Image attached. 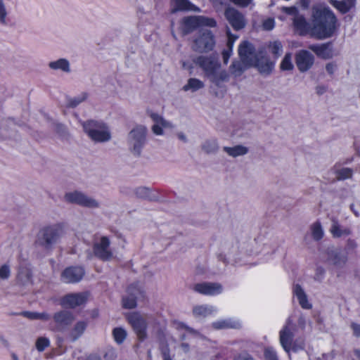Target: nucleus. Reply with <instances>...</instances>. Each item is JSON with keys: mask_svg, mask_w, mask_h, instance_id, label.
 Returning a JSON list of instances; mask_svg holds the SVG:
<instances>
[{"mask_svg": "<svg viewBox=\"0 0 360 360\" xmlns=\"http://www.w3.org/2000/svg\"><path fill=\"white\" fill-rule=\"evenodd\" d=\"M225 17L234 30H238L245 25L244 16L234 8H228L225 11Z\"/></svg>", "mask_w": 360, "mask_h": 360, "instance_id": "4468645a", "label": "nucleus"}, {"mask_svg": "<svg viewBox=\"0 0 360 360\" xmlns=\"http://www.w3.org/2000/svg\"><path fill=\"white\" fill-rule=\"evenodd\" d=\"M217 311V309L212 305L201 304L195 306L193 309V314L197 318H205Z\"/></svg>", "mask_w": 360, "mask_h": 360, "instance_id": "bb28decb", "label": "nucleus"}, {"mask_svg": "<svg viewBox=\"0 0 360 360\" xmlns=\"http://www.w3.org/2000/svg\"><path fill=\"white\" fill-rule=\"evenodd\" d=\"M172 5L173 6L172 9V13H175L179 11H187L200 12V9L193 4L188 0H171Z\"/></svg>", "mask_w": 360, "mask_h": 360, "instance_id": "b1692460", "label": "nucleus"}, {"mask_svg": "<svg viewBox=\"0 0 360 360\" xmlns=\"http://www.w3.org/2000/svg\"><path fill=\"white\" fill-rule=\"evenodd\" d=\"M252 66L256 67L262 74H269L274 67V63L269 60V59L262 53H257L255 58V63Z\"/></svg>", "mask_w": 360, "mask_h": 360, "instance_id": "6ab92c4d", "label": "nucleus"}, {"mask_svg": "<svg viewBox=\"0 0 360 360\" xmlns=\"http://www.w3.org/2000/svg\"><path fill=\"white\" fill-rule=\"evenodd\" d=\"M280 9L284 14L291 15L293 17V18H295L296 16L299 15L298 9L295 6H290V7L283 6Z\"/></svg>", "mask_w": 360, "mask_h": 360, "instance_id": "09e8293b", "label": "nucleus"}, {"mask_svg": "<svg viewBox=\"0 0 360 360\" xmlns=\"http://www.w3.org/2000/svg\"><path fill=\"white\" fill-rule=\"evenodd\" d=\"M292 25L295 32L300 35L310 33L314 37L323 39L334 34L337 18L329 8L316 6L312 8L311 25L301 15L293 18Z\"/></svg>", "mask_w": 360, "mask_h": 360, "instance_id": "f257e3e1", "label": "nucleus"}, {"mask_svg": "<svg viewBox=\"0 0 360 360\" xmlns=\"http://www.w3.org/2000/svg\"><path fill=\"white\" fill-rule=\"evenodd\" d=\"M268 249H269V247L266 246V245H264L262 249L259 251H257L255 253L257 254V253H263L264 255H266L269 252L268 251Z\"/></svg>", "mask_w": 360, "mask_h": 360, "instance_id": "69168bd1", "label": "nucleus"}, {"mask_svg": "<svg viewBox=\"0 0 360 360\" xmlns=\"http://www.w3.org/2000/svg\"><path fill=\"white\" fill-rule=\"evenodd\" d=\"M335 174L338 180H345L352 177L353 171L350 168L344 167L335 169Z\"/></svg>", "mask_w": 360, "mask_h": 360, "instance_id": "4c0bfd02", "label": "nucleus"}, {"mask_svg": "<svg viewBox=\"0 0 360 360\" xmlns=\"http://www.w3.org/2000/svg\"><path fill=\"white\" fill-rule=\"evenodd\" d=\"M215 41L211 31H200L193 40V49L198 52H207L214 48Z\"/></svg>", "mask_w": 360, "mask_h": 360, "instance_id": "1a4fd4ad", "label": "nucleus"}, {"mask_svg": "<svg viewBox=\"0 0 360 360\" xmlns=\"http://www.w3.org/2000/svg\"><path fill=\"white\" fill-rule=\"evenodd\" d=\"M150 118L153 122L152 131L157 136L163 135L165 129L173 128L172 122L165 120L162 116L157 113H152L150 115Z\"/></svg>", "mask_w": 360, "mask_h": 360, "instance_id": "dca6fc26", "label": "nucleus"}, {"mask_svg": "<svg viewBox=\"0 0 360 360\" xmlns=\"http://www.w3.org/2000/svg\"><path fill=\"white\" fill-rule=\"evenodd\" d=\"M84 274V269L80 266L66 268L61 274V280L65 283L79 282Z\"/></svg>", "mask_w": 360, "mask_h": 360, "instance_id": "2eb2a0df", "label": "nucleus"}, {"mask_svg": "<svg viewBox=\"0 0 360 360\" xmlns=\"http://www.w3.org/2000/svg\"><path fill=\"white\" fill-rule=\"evenodd\" d=\"M347 260V255L344 250H334L328 253V262L330 265L339 267L344 265Z\"/></svg>", "mask_w": 360, "mask_h": 360, "instance_id": "5701e85b", "label": "nucleus"}, {"mask_svg": "<svg viewBox=\"0 0 360 360\" xmlns=\"http://www.w3.org/2000/svg\"><path fill=\"white\" fill-rule=\"evenodd\" d=\"M173 326L176 329H177L179 330L185 331V333L188 334V335H191L195 336V335H197L198 334V333L197 331H195L193 329L188 327L184 323L180 322V321H174L173 322Z\"/></svg>", "mask_w": 360, "mask_h": 360, "instance_id": "58836bf2", "label": "nucleus"}, {"mask_svg": "<svg viewBox=\"0 0 360 360\" xmlns=\"http://www.w3.org/2000/svg\"><path fill=\"white\" fill-rule=\"evenodd\" d=\"M183 67L186 69H191L192 67L191 66H189V65H187L186 63V62H184L183 63Z\"/></svg>", "mask_w": 360, "mask_h": 360, "instance_id": "774afa93", "label": "nucleus"}, {"mask_svg": "<svg viewBox=\"0 0 360 360\" xmlns=\"http://www.w3.org/2000/svg\"><path fill=\"white\" fill-rule=\"evenodd\" d=\"M309 49L316 55L323 59H329L335 55L332 46L330 44H313L309 46Z\"/></svg>", "mask_w": 360, "mask_h": 360, "instance_id": "4be33fe9", "label": "nucleus"}, {"mask_svg": "<svg viewBox=\"0 0 360 360\" xmlns=\"http://www.w3.org/2000/svg\"><path fill=\"white\" fill-rule=\"evenodd\" d=\"M32 271L27 266H22L20 269L18 274V281L22 285L31 283Z\"/></svg>", "mask_w": 360, "mask_h": 360, "instance_id": "7c9ffc66", "label": "nucleus"}, {"mask_svg": "<svg viewBox=\"0 0 360 360\" xmlns=\"http://www.w3.org/2000/svg\"><path fill=\"white\" fill-rule=\"evenodd\" d=\"M275 27V20L272 18L265 19L262 22V27L264 30H271Z\"/></svg>", "mask_w": 360, "mask_h": 360, "instance_id": "3c124183", "label": "nucleus"}, {"mask_svg": "<svg viewBox=\"0 0 360 360\" xmlns=\"http://www.w3.org/2000/svg\"><path fill=\"white\" fill-rule=\"evenodd\" d=\"M9 9L4 0H0V24L8 23Z\"/></svg>", "mask_w": 360, "mask_h": 360, "instance_id": "c9c22d12", "label": "nucleus"}, {"mask_svg": "<svg viewBox=\"0 0 360 360\" xmlns=\"http://www.w3.org/2000/svg\"><path fill=\"white\" fill-rule=\"evenodd\" d=\"M216 20L212 18L203 15L189 16L184 18L181 22V30L185 33H189L200 27H214Z\"/></svg>", "mask_w": 360, "mask_h": 360, "instance_id": "0eeeda50", "label": "nucleus"}, {"mask_svg": "<svg viewBox=\"0 0 360 360\" xmlns=\"http://www.w3.org/2000/svg\"><path fill=\"white\" fill-rule=\"evenodd\" d=\"M194 63L205 72V75L213 82L219 84L228 80L229 75L221 69V65L214 57L198 56Z\"/></svg>", "mask_w": 360, "mask_h": 360, "instance_id": "7ed1b4c3", "label": "nucleus"}, {"mask_svg": "<svg viewBox=\"0 0 360 360\" xmlns=\"http://www.w3.org/2000/svg\"><path fill=\"white\" fill-rule=\"evenodd\" d=\"M310 4H311V0H299V4L304 9L308 8Z\"/></svg>", "mask_w": 360, "mask_h": 360, "instance_id": "052dcab7", "label": "nucleus"}, {"mask_svg": "<svg viewBox=\"0 0 360 360\" xmlns=\"http://www.w3.org/2000/svg\"><path fill=\"white\" fill-rule=\"evenodd\" d=\"M65 234V226L60 223L49 224L40 229L35 243L45 250H52Z\"/></svg>", "mask_w": 360, "mask_h": 360, "instance_id": "f03ea898", "label": "nucleus"}, {"mask_svg": "<svg viewBox=\"0 0 360 360\" xmlns=\"http://www.w3.org/2000/svg\"><path fill=\"white\" fill-rule=\"evenodd\" d=\"M223 150L229 156L233 158L245 155L249 151L248 148L243 145H236L232 147L226 146L224 147Z\"/></svg>", "mask_w": 360, "mask_h": 360, "instance_id": "c85d7f7f", "label": "nucleus"}, {"mask_svg": "<svg viewBox=\"0 0 360 360\" xmlns=\"http://www.w3.org/2000/svg\"><path fill=\"white\" fill-rule=\"evenodd\" d=\"M202 149L206 153H212L217 150L218 143L216 139H208L202 144Z\"/></svg>", "mask_w": 360, "mask_h": 360, "instance_id": "f704fd0d", "label": "nucleus"}, {"mask_svg": "<svg viewBox=\"0 0 360 360\" xmlns=\"http://www.w3.org/2000/svg\"><path fill=\"white\" fill-rule=\"evenodd\" d=\"M335 68L336 65L332 63H328L326 66V71L330 75H332L335 72Z\"/></svg>", "mask_w": 360, "mask_h": 360, "instance_id": "13d9d810", "label": "nucleus"}, {"mask_svg": "<svg viewBox=\"0 0 360 360\" xmlns=\"http://www.w3.org/2000/svg\"><path fill=\"white\" fill-rule=\"evenodd\" d=\"M213 328L217 330L224 329H238L242 326L241 321L236 318H228L224 319H219L212 323Z\"/></svg>", "mask_w": 360, "mask_h": 360, "instance_id": "412c9836", "label": "nucleus"}, {"mask_svg": "<svg viewBox=\"0 0 360 360\" xmlns=\"http://www.w3.org/2000/svg\"><path fill=\"white\" fill-rule=\"evenodd\" d=\"M135 195L140 198H148L150 196V190L147 187L141 186L134 190Z\"/></svg>", "mask_w": 360, "mask_h": 360, "instance_id": "de8ad7c7", "label": "nucleus"}, {"mask_svg": "<svg viewBox=\"0 0 360 360\" xmlns=\"http://www.w3.org/2000/svg\"><path fill=\"white\" fill-rule=\"evenodd\" d=\"M269 47L272 52L276 57L279 56L283 51V46L280 41H275L273 42H271L269 45Z\"/></svg>", "mask_w": 360, "mask_h": 360, "instance_id": "c03bdc74", "label": "nucleus"}, {"mask_svg": "<svg viewBox=\"0 0 360 360\" xmlns=\"http://www.w3.org/2000/svg\"><path fill=\"white\" fill-rule=\"evenodd\" d=\"M194 289L200 294L210 296L219 295L223 291L221 285L216 283H198L195 285Z\"/></svg>", "mask_w": 360, "mask_h": 360, "instance_id": "a211bd4d", "label": "nucleus"}, {"mask_svg": "<svg viewBox=\"0 0 360 360\" xmlns=\"http://www.w3.org/2000/svg\"><path fill=\"white\" fill-rule=\"evenodd\" d=\"M292 292L294 297L297 300L302 308L305 309L311 308L312 305L309 302L306 292L299 284H296L293 286Z\"/></svg>", "mask_w": 360, "mask_h": 360, "instance_id": "393cba45", "label": "nucleus"}, {"mask_svg": "<svg viewBox=\"0 0 360 360\" xmlns=\"http://www.w3.org/2000/svg\"><path fill=\"white\" fill-rule=\"evenodd\" d=\"M11 266L8 264H4L0 266V279L7 280L11 276Z\"/></svg>", "mask_w": 360, "mask_h": 360, "instance_id": "a18cd8bd", "label": "nucleus"}, {"mask_svg": "<svg viewBox=\"0 0 360 360\" xmlns=\"http://www.w3.org/2000/svg\"><path fill=\"white\" fill-rule=\"evenodd\" d=\"M53 319L59 329L70 325L74 320L72 314L65 311L55 314Z\"/></svg>", "mask_w": 360, "mask_h": 360, "instance_id": "a878e982", "label": "nucleus"}, {"mask_svg": "<svg viewBox=\"0 0 360 360\" xmlns=\"http://www.w3.org/2000/svg\"><path fill=\"white\" fill-rule=\"evenodd\" d=\"M147 128L143 125L134 127L129 133L127 141L131 152L139 155L146 143Z\"/></svg>", "mask_w": 360, "mask_h": 360, "instance_id": "39448f33", "label": "nucleus"}, {"mask_svg": "<svg viewBox=\"0 0 360 360\" xmlns=\"http://www.w3.org/2000/svg\"><path fill=\"white\" fill-rule=\"evenodd\" d=\"M50 344L49 340L46 338H39L36 341V348L38 351H44Z\"/></svg>", "mask_w": 360, "mask_h": 360, "instance_id": "49530a36", "label": "nucleus"}, {"mask_svg": "<svg viewBox=\"0 0 360 360\" xmlns=\"http://www.w3.org/2000/svg\"><path fill=\"white\" fill-rule=\"evenodd\" d=\"M332 224L330 229V232L333 237L339 238L343 236H347L350 231L348 229L342 228L338 223V220L335 218L332 219Z\"/></svg>", "mask_w": 360, "mask_h": 360, "instance_id": "c756f323", "label": "nucleus"}, {"mask_svg": "<svg viewBox=\"0 0 360 360\" xmlns=\"http://www.w3.org/2000/svg\"><path fill=\"white\" fill-rule=\"evenodd\" d=\"M48 67L53 72H60L63 74H70L72 72L70 62L65 58H60L50 61L48 63Z\"/></svg>", "mask_w": 360, "mask_h": 360, "instance_id": "aec40b11", "label": "nucleus"}, {"mask_svg": "<svg viewBox=\"0 0 360 360\" xmlns=\"http://www.w3.org/2000/svg\"><path fill=\"white\" fill-rule=\"evenodd\" d=\"M116 357V352L114 349L110 348L108 349V352L105 354V358L107 360H114Z\"/></svg>", "mask_w": 360, "mask_h": 360, "instance_id": "6e6d98bb", "label": "nucleus"}, {"mask_svg": "<svg viewBox=\"0 0 360 360\" xmlns=\"http://www.w3.org/2000/svg\"><path fill=\"white\" fill-rule=\"evenodd\" d=\"M238 54L245 66H252L257 56L254 52L253 46L248 41H243L240 44Z\"/></svg>", "mask_w": 360, "mask_h": 360, "instance_id": "9b49d317", "label": "nucleus"}, {"mask_svg": "<svg viewBox=\"0 0 360 360\" xmlns=\"http://www.w3.org/2000/svg\"><path fill=\"white\" fill-rule=\"evenodd\" d=\"M248 66H245L244 64H241L239 62H233L231 67V73L235 76H240L243 72L244 71L245 68Z\"/></svg>", "mask_w": 360, "mask_h": 360, "instance_id": "37998d69", "label": "nucleus"}, {"mask_svg": "<svg viewBox=\"0 0 360 360\" xmlns=\"http://www.w3.org/2000/svg\"><path fill=\"white\" fill-rule=\"evenodd\" d=\"M204 87V83L196 78H190L187 84H185L183 87V89L185 91H191L192 92L196 91L199 89H201Z\"/></svg>", "mask_w": 360, "mask_h": 360, "instance_id": "2f4dec72", "label": "nucleus"}, {"mask_svg": "<svg viewBox=\"0 0 360 360\" xmlns=\"http://www.w3.org/2000/svg\"><path fill=\"white\" fill-rule=\"evenodd\" d=\"M127 319L133 327L140 339H143L146 336V319L138 313H131L127 315Z\"/></svg>", "mask_w": 360, "mask_h": 360, "instance_id": "f8f14e48", "label": "nucleus"}, {"mask_svg": "<svg viewBox=\"0 0 360 360\" xmlns=\"http://www.w3.org/2000/svg\"><path fill=\"white\" fill-rule=\"evenodd\" d=\"M86 327V323L84 321L77 322L70 333V338L72 340L78 339L84 332Z\"/></svg>", "mask_w": 360, "mask_h": 360, "instance_id": "473e14b6", "label": "nucleus"}, {"mask_svg": "<svg viewBox=\"0 0 360 360\" xmlns=\"http://www.w3.org/2000/svg\"><path fill=\"white\" fill-rule=\"evenodd\" d=\"M330 4L342 13H346L354 6L356 0H330Z\"/></svg>", "mask_w": 360, "mask_h": 360, "instance_id": "cd10ccee", "label": "nucleus"}, {"mask_svg": "<svg viewBox=\"0 0 360 360\" xmlns=\"http://www.w3.org/2000/svg\"><path fill=\"white\" fill-rule=\"evenodd\" d=\"M162 354L163 360H173V359L169 356L167 349H162Z\"/></svg>", "mask_w": 360, "mask_h": 360, "instance_id": "e2e57ef3", "label": "nucleus"}, {"mask_svg": "<svg viewBox=\"0 0 360 360\" xmlns=\"http://www.w3.org/2000/svg\"><path fill=\"white\" fill-rule=\"evenodd\" d=\"M264 356L266 360H277L276 352L271 348H266L265 349Z\"/></svg>", "mask_w": 360, "mask_h": 360, "instance_id": "603ef678", "label": "nucleus"}, {"mask_svg": "<svg viewBox=\"0 0 360 360\" xmlns=\"http://www.w3.org/2000/svg\"><path fill=\"white\" fill-rule=\"evenodd\" d=\"M234 360H255L249 354L241 353L237 355Z\"/></svg>", "mask_w": 360, "mask_h": 360, "instance_id": "4d7b16f0", "label": "nucleus"}, {"mask_svg": "<svg viewBox=\"0 0 360 360\" xmlns=\"http://www.w3.org/2000/svg\"><path fill=\"white\" fill-rule=\"evenodd\" d=\"M293 68L294 65L292 62V54L290 53H286L281 63V68L282 70H291Z\"/></svg>", "mask_w": 360, "mask_h": 360, "instance_id": "ea45409f", "label": "nucleus"}, {"mask_svg": "<svg viewBox=\"0 0 360 360\" xmlns=\"http://www.w3.org/2000/svg\"><path fill=\"white\" fill-rule=\"evenodd\" d=\"M227 34H228L227 46H228L229 49L225 50L223 52V59H224V63H228V60H229V59L231 55V53H232V48H233V44L238 38L237 36H233V34H231L229 31H228Z\"/></svg>", "mask_w": 360, "mask_h": 360, "instance_id": "72a5a7b5", "label": "nucleus"}, {"mask_svg": "<svg viewBox=\"0 0 360 360\" xmlns=\"http://www.w3.org/2000/svg\"><path fill=\"white\" fill-rule=\"evenodd\" d=\"M64 199L68 202L89 208H96L99 206V203L96 200L78 191L67 192L64 195Z\"/></svg>", "mask_w": 360, "mask_h": 360, "instance_id": "6e6552de", "label": "nucleus"}, {"mask_svg": "<svg viewBox=\"0 0 360 360\" xmlns=\"http://www.w3.org/2000/svg\"><path fill=\"white\" fill-rule=\"evenodd\" d=\"M87 94L83 92L73 98H71L68 101V105L71 107H76L81 103L84 102L87 98Z\"/></svg>", "mask_w": 360, "mask_h": 360, "instance_id": "79ce46f5", "label": "nucleus"}, {"mask_svg": "<svg viewBox=\"0 0 360 360\" xmlns=\"http://www.w3.org/2000/svg\"><path fill=\"white\" fill-rule=\"evenodd\" d=\"M87 294L85 292L72 293L65 295L61 300V304L65 307L75 308L86 302Z\"/></svg>", "mask_w": 360, "mask_h": 360, "instance_id": "f3484780", "label": "nucleus"}, {"mask_svg": "<svg viewBox=\"0 0 360 360\" xmlns=\"http://www.w3.org/2000/svg\"><path fill=\"white\" fill-rule=\"evenodd\" d=\"M354 355L356 356V358L360 359V351L359 350H355Z\"/></svg>", "mask_w": 360, "mask_h": 360, "instance_id": "338daca9", "label": "nucleus"}, {"mask_svg": "<svg viewBox=\"0 0 360 360\" xmlns=\"http://www.w3.org/2000/svg\"><path fill=\"white\" fill-rule=\"evenodd\" d=\"M279 340L283 349L288 354L291 351L297 352L304 347L302 342H297V340L294 341L293 327L290 321L280 330Z\"/></svg>", "mask_w": 360, "mask_h": 360, "instance_id": "423d86ee", "label": "nucleus"}, {"mask_svg": "<svg viewBox=\"0 0 360 360\" xmlns=\"http://www.w3.org/2000/svg\"><path fill=\"white\" fill-rule=\"evenodd\" d=\"M37 312L25 311L23 313V315L30 319H37Z\"/></svg>", "mask_w": 360, "mask_h": 360, "instance_id": "bf43d9fd", "label": "nucleus"}, {"mask_svg": "<svg viewBox=\"0 0 360 360\" xmlns=\"http://www.w3.org/2000/svg\"><path fill=\"white\" fill-rule=\"evenodd\" d=\"M112 334L115 342L118 344L123 342L127 337L126 330L122 328H115Z\"/></svg>", "mask_w": 360, "mask_h": 360, "instance_id": "a19ab883", "label": "nucleus"}, {"mask_svg": "<svg viewBox=\"0 0 360 360\" xmlns=\"http://www.w3.org/2000/svg\"><path fill=\"white\" fill-rule=\"evenodd\" d=\"M231 2L234 4L235 5L240 7H247L248 6L252 1V0H229Z\"/></svg>", "mask_w": 360, "mask_h": 360, "instance_id": "864d4df0", "label": "nucleus"}, {"mask_svg": "<svg viewBox=\"0 0 360 360\" xmlns=\"http://www.w3.org/2000/svg\"><path fill=\"white\" fill-rule=\"evenodd\" d=\"M110 241L107 236L98 237L94 242V252L96 257L104 261H108L112 257L110 249Z\"/></svg>", "mask_w": 360, "mask_h": 360, "instance_id": "9d476101", "label": "nucleus"}, {"mask_svg": "<svg viewBox=\"0 0 360 360\" xmlns=\"http://www.w3.org/2000/svg\"><path fill=\"white\" fill-rule=\"evenodd\" d=\"M49 317V315L46 313H38L37 319L48 320Z\"/></svg>", "mask_w": 360, "mask_h": 360, "instance_id": "680f3d73", "label": "nucleus"}, {"mask_svg": "<svg viewBox=\"0 0 360 360\" xmlns=\"http://www.w3.org/2000/svg\"><path fill=\"white\" fill-rule=\"evenodd\" d=\"M177 137L179 140L182 141L183 142L187 141V137L185 134L183 132H179L177 134Z\"/></svg>", "mask_w": 360, "mask_h": 360, "instance_id": "0e129e2a", "label": "nucleus"}, {"mask_svg": "<svg viewBox=\"0 0 360 360\" xmlns=\"http://www.w3.org/2000/svg\"><path fill=\"white\" fill-rule=\"evenodd\" d=\"M353 335L356 337H360V324L352 322L350 325Z\"/></svg>", "mask_w": 360, "mask_h": 360, "instance_id": "5fc2aeb1", "label": "nucleus"}, {"mask_svg": "<svg viewBox=\"0 0 360 360\" xmlns=\"http://www.w3.org/2000/svg\"><path fill=\"white\" fill-rule=\"evenodd\" d=\"M295 62L298 70L304 72L312 67L314 63V57L310 52L301 50L295 55Z\"/></svg>", "mask_w": 360, "mask_h": 360, "instance_id": "ddd939ff", "label": "nucleus"}, {"mask_svg": "<svg viewBox=\"0 0 360 360\" xmlns=\"http://www.w3.org/2000/svg\"><path fill=\"white\" fill-rule=\"evenodd\" d=\"M311 235L314 239L321 240L324 234L323 228L320 222L316 221L311 226Z\"/></svg>", "mask_w": 360, "mask_h": 360, "instance_id": "e433bc0d", "label": "nucleus"}, {"mask_svg": "<svg viewBox=\"0 0 360 360\" xmlns=\"http://www.w3.org/2000/svg\"><path fill=\"white\" fill-rule=\"evenodd\" d=\"M84 132L89 138L96 143H105L112 138L109 125L101 120H88L83 124Z\"/></svg>", "mask_w": 360, "mask_h": 360, "instance_id": "20e7f679", "label": "nucleus"}, {"mask_svg": "<svg viewBox=\"0 0 360 360\" xmlns=\"http://www.w3.org/2000/svg\"><path fill=\"white\" fill-rule=\"evenodd\" d=\"M122 304L124 308L132 309L136 305V302L134 296L124 297Z\"/></svg>", "mask_w": 360, "mask_h": 360, "instance_id": "8fccbe9b", "label": "nucleus"}]
</instances>
